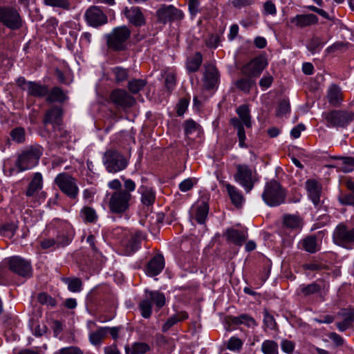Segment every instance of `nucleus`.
I'll return each mask as SVG.
<instances>
[{
    "mask_svg": "<svg viewBox=\"0 0 354 354\" xmlns=\"http://www.w3.org/2000/svg\"><path fill=\"white\" fill-rule=\"evenodd\" d=\"M122 179L124 189L111 193L108 204L110 212L118 215H122L129 211L133 199L131 192L136 187L131 179H126L124 176Z\"/></svg>",
    "mask_w": 354,
    "mask_h": 354,
    "instance_id": "1",
    "label": "nucleus"
},
{
    "mask_svg": "<svg viewBox=\"0 0 354 354\" xmlns=\"http://www.w3.org/2000/svg\"><path fill=\"white\" fill-rule=\"evenodd\" d=\"M286 196V189L274 179L265 184L261 194L262 200L269 207H277L285 203Z\"/></svg>",
    "mask_w": 354,
    "mask_h": 354,
    "instance_id": "2",
    "label": "nucleus"
},
{
    "mask_svg": "<svg viewBox=\"0 0 354 354\" xmlns=\"http://www.w3.org/2000/svg\"><path fill=\"white\" fill-rule=\"evenodd\" d=\"M131 35V30L127 26H120L112 29L105 35L106 46L109 49L120 52L128 48V42Z\"/></svg>",
    "mask_w": 354,
    "mask_h": 354,
    "instance_id": "3",
    "label": "nucleus"
},
{
    "mask_svg": "<svg viewBox=\"0 0 354 354\" xmlns=\"http://www.w3.org/2000/svg\"><path fill=\"white\" fill-rule=\"evenodd\" d=\"M239 118H232L230 120L231 125L237 131L239 145L241 148H247L245 143L246 136L243 125L246 128L252 127L251 115L249 107L246 104H242L236 109Z\"/></svg>",
    "mask_w": 354,
    "mask_h": 354,
    "instance_id": "4",
    "label": "nucleus"
},
{
    "mask_svg": "<svg viewBox=\"0 0 354 354\" xmlns=\"http://www.w3.org/2000/svg\"><path fill=\"white\" fill-rule=\"evenodd\" d=\"M328 128L346 129L354 121V112L348 110H333L322 113Z\"/></svg>",
    "mask_w": 354,
    "mask_h": 354,
    "instance_id": "5",
    "label": "nucleus"
},
{
    "mask_svg": "<svg viewBox=\"0 0 354 354\" xmlns=\"http://www.w3.org/2000/svg\"><path fill=\"white\" fill-rule=\"evenodd\" d=\"M102 162L109 173L115 174L127 167L129 159L120 151L110 149L103 154Z\"/></svg>",
    "mask_w": 354,
    "mask_h": 354,
    "instance_id": "6",
    "label": "nucleus"
},
{
    "mask_svg": "<svg viewBox=\"0 0 354 354\" xmlns=\"http://www.w3.org/2000/svg\"><path fill=\"white\" fill-rule=\"evenodd\" d=\"M42 153L43 148L40 145L27 147L19 155L16 166L20 171L32 169L38 164Z\"/></svg>",
    "mask_w": 354,
    "mask_h": 354,
    "instance_id": "7",
    "label": "nucleus"
},
{
    "mask_svg": "<svg viewBox=\"0 0 354 354\" xmlns=\"http://www.w3.org/2000/svg\"><path fill=\"white\" fill-rule=\"evenodd\" d=\"M333 242L337 246L346 250L354 247V227H349L344 223H339L332 234Z\"/></svg>",
    "mask_w": 354,
    "mask_h": 354,
    "instance_id": "8",
    "label": "nucleus"
},
{
    "mask_svg": "<svg viewBox=\"0 0 354 354\" xmlns=\"http://www.w3.org/2000/svg\"><path fill=\"white\" fill-rule=\"evenodd\" d=\"M145 298L139 304V308L141 315L148 319L152 313V304H155L158 310L160 309L165 304V297L163 293L158 291L146 290Z\"/></svg>",
    "mask_w": 354,
    "mask_h": 354,
    "instance_id": "9",
    "label": "nucleus"
},
{
    "mask_svg": "<svg viewBox=\"0 0 354 354\" xmlns=\"http://www.w3.org/2000/svg\"><path fill=\"white\" fill-rule=\"evenodd\" d=\"M0 23L12 30H19L23 25L19 11L9 6H0Z\"/></svg>",
    "mask_w": 354,
    "mask_h": 354,
    "instance_id": "10",
    "label": "nucleus"
},
{
    "mask_svg": "<svg viewBox=\"0 0 354 354\" xmlns=\"http://www.w3.org/2000/svg\"><path fill=\"white\" fill-rule=\"evenodd\" d=\"M55 183L68 197L75 199L79 193V188L75 179L67 173H61L55 178Z\"/></svg>",
    "mask_w": 354,
    "mask_h": 354,
    "instance_id": "11",
    "label": "nucleus"
},
{
    "mask_svg": "<svg viewBox=\"0 0 354 354\" xmlns=\"http://www.w3.org/2000/svg\"><path fill=\"white\" fill-rule=\"evenodd\" d=\"M111 101L117 106L125 110L133 106L136 99L125 90L117 88L113 90L110 95Z\"/></svg>",
    "mask_w": 354,
    "mask_h": 354,
    "instance_id": "12",
    "label": "nucleus"
},
{
    "mask_svg": "<svg viewBox=\"0 0 354 354\" xmlns=\"http://www.w3.org/2000/svg\"><path fill=\"white\" fill-rule=\"evenodd\" d=\"M156 17L160 22L166 24L169 21L179 20L183 18V12L172 5H161L156 11Z\"/></svg>",
    "mask_w": 354,
    "mask_h": 354,
    "instance_id": "13",
    "label": "nucleus"
},
{
    "mask_svg": "<svg viewBox=\"0 0 354 354\" xmlns=\"http://www.w3.org/2000/svg\"><path fill=\"white\" fill-rule=\"evenodd\" d=\"M9 268L13 272L24 277L32 275L30 263L19 257H12L8 261Z\"/></svg>",
    "mask_w": 354,
    "mask_h": 354,
    "instance_id": "14",
    "label": "nucleus"
},
{
    "mask_svg": "<svg viewBox=\"0 0 354 354\" xmlns=\"http://www.w3.org/2000/svg\"><path fill=\"white\" fill-rule=\"evenodd\" d=\"M84 17L88 24L93 27H98L107 23L106 15L96 6L88 8L84 13Z\"/></svg>",
    "mask_w": 354,
    "mask_h": 354,
    "instance_id": "15",
    "label": "nucleus"
},
{
    "mask_svg": "<svg viewBox=\"0 0 354 354\" xmlns=\"http://www.w3.org/2000/svg\"><path fill=\"white\" fill-rule=\"evenodd\" d=\"M234 179L245 189L246 192H250L253 189L252 172L248 166L239 165Z\"/></svg>",
    "mask_w": 354,
    "mask_h": 354,
    "instance_id": "16",
    "label": "nucleus"
},
{
    "mask_svg": "<svg viewBox=\"0 0 354 354\" xmlns=\"http://www.w3.org/2000/svg\"><path fill=\"white\" fill-rule=\"evenodd\" d=\"M267 63L262 57H255L241 68V73L251 78L258 77L266 66Z\"/></svg>",
    "mask_w": 354,
    "mask_h": 354,
    "instance_id": "17",
    "label": "nucleus"
},
{
    "mask_svg": "<svg viewBox=\"0 0 354 354\" xmlns=\"http://www.w3.org/2000/svg\"><path fill=\"white\" fill-rule=\"evenodd\" d=\"M62 122V110L58 106H53L47 110L43 120V123L46 126L50 124L56 130H60V126Z\"/></svg>",
    "mask_w": 354,
    "mask_h": 354,
    "instance_id": "18",
    "label": "nucleus"
},
{
    "mask_svg": "<svg viewBox=\"0 0 354 354\" xmlns=\"http://www.w3.org/2000/svg\"><path fill=\"white\" fill-rule=\"evenodd\" d=\"M205 71L203 74V82L206 88L210 89L214 88L218 83L219 80V73L215 65L209 63L204 66Z\"/></svg>",
    "mask_w": 354,
    "mask_h": 354,
    "instance_id": "19",
    "label": "nucleus"
},
{
    "mask_svg": "<svg viewBox=\"0 0 354 354\" xmlns=\"http://www.w3.org/2000/svg\"><path fill=\"white\" fill-rule=\"evenodd\" d=\"M305 187L308 192V195L315 205H318L320 202V195L322 187L315 179H308L305 183Z\"/></svg>",
    "mask_w": 354,
    "mask_h": 354,
    "instance_id": "20",
    "label": "nucleus"
},
{
    "mask_svg": "<svg viewBox=\"0 0 354 354\" xmlns=\"http://www.w3.org/2000/svg\"><path fill=\"white\" fill-rule=\"evenodd\" d=\"M223 236H225L228 243L238 246H241L248 238V235L245 232L234 228L227 229L223 233Z\"/></svg>",
    "mask_w": 354,
    "mask_h": 354,
    "instance_id": "21",
    "label": "nucleus"
},
{
    "mask_svg": "<svg viewBox=\"0 0 354 354\" xmlns=\"http://www.w3.org/2000/svg\"><path fill=\"white\" fill-rule=\"evenodd\" d=\"M124 14L128 21L135 26H142L145 24V17L138 7L125 8Z\"/></svg>",
    "mask_w": 354,
    "mask_h": 354,
    "instance_id": "22",
    "label": "nucleus"
},
{
    "mask_svg": "<svg viewBox=\"0 0 354 354\" xmlns=\"http://www.w3.org/2000/svg\"><path fill=\"white\" fill-rule=\"evenodd\" d=\"M165 267V259L162 254L154 256L147 263L146 268L147 274L155 277L159 274Z\"/></svg>",
    "mask_w": 354,
    "mask_h": 354,
    "instance_id": "23",
    "label": "nucleus"
},
{
    "mask_svg": "<svg viewBox=\"0 0 354 354\" xmlns=\"http://www.w3.org/2000/svg\"><path fill=\"white\" fill-rule=\"evenodd\" d=\"M290 21L298 28H304L317 24L318 17L314 14L297 15Z\"/></svg>",
    "mask_w": 354,
    "mask_h": 354,
    "instance_id": "24",
    "label": "nucleus"
},
{
    "mask_svg": "<svg viewBox=\"0 0 354 354\" xmlns=\"http://www.w3.org/2000/svg\"><path fill=\"white\" fill-rule=\"evenodd\" d=\"M28 95L41 98L48 93V87L46 85L41 84L37 82L29 81L28 88H26Z\"/></svg>",
    "mask_w": 354,
    "mask_h": 354,
    "instance_id": "25",
    "label": "nucleus"
},
{
    "mask_svg": "<svg viewBox=\"0 0 354 354\" xmlns=\"http://www.w3.org/2000/svg\"><path fill=\"white\" fill-rule=\"evenodd\" d=\"M225 186L232 204L238 208L242 207L245 198L241 192L230 183H226Z\"/></svg>",
    "mask_w": 354,
    "mask_h": 354,
    "instance_id": "26",
    "label": "nucleus"
},
{
    "mask_svg": "<svg viewBox=\"0 0 354 354\" xmlns=\"http://www.w3.org/2000/svg\"><path fill=\"white\" fill-rule=\"evenodd\" d=\"M327 98L329 104L333 106H340L343 100L340 88L336 85L330 86L328 91Z\"/></svg>",
    "mask_w": 354,
    "mask_h": 354,
    "instance_id": "27",
    "label": "nucleus"
},
{
    "mask_svg": "<svg viewBox=\"0 0 354 354\" xmlns=\"http://www.w3.org/2000/svg\"><path fill=\"white\" fill-rule=\"evenodd\" d=\"M229 319L234 325L243 324L248 328H252L257 326V322L255 319L248 314H241L239 316H230Z\"/></svg>",
    "mask_w": 354,
    "mask_h": 354,
    "instance_id": "28",
    "label": "nucleus"
},
{
    "mask_svg": "<svg viewBox=\"0 0 354 354\" xmlns=\"http://www.w3.org/2000/svg\"><path fill=\"white\" fill-rule=\"evenodd\" d=\"M46 95V101L49 103L55 102H64L67 99L66 95L58 86H55L51 90L48 89V93Z\"/></svg>",
    "mask_w": 354,
    "mask_h": 354,
    "instance_id": "29",
    "label": "nucleus"
},
{
    "mask_svg": "<svg viewBox=\"0 0 354 354\" xmlns=\"http://www.w3.org/2000/svg\"><path fill=\"white\" fill-rule=\"evenodd\" d=\"M140 193L143 205L149 206L153 204L156 200V193L151 188L142 186L140 188Z\"/></svg>",
    "mask_w": 354,
    "mask_h": 354,
    "instance_id": "30",
    "label": "nucleus"
},
{
    "mask_svg": "<svg viewBox=\"0 0 354 354\" xmlns=\"http://www.w3.org/2000/svg\"><path fill=\"white\" fill-rule=\"evenodd\" d=\"M188 318V314L185 311L179 312L170 317L162 326V331L165 333L178 322Z\"/></svg>",
    "mask_w": 354,
    "mask_h": 354,
    "instance_id": "31",
    "label": "nucleus"
},
{
    "mask_svg": "<svg viewBox=\"0 0 354 354\" xmlns=\"http://www.w3.org/2000/svg\"><path fill=\"white\" fill-rule=\"evenodd\" d=\"M42 188V176L35 173L26 191L27 196H32Z\"/></svg>",
    "mask_w": 354,
    "mask_h": 354,
    "instance_id": "32",
    "label": "nucleus"
},
{
    "mask_svg": "<svg viewBox=\"0 0 354 354\" xmlns=\"http://www.w3.org/2000/svg\"><path fill=\"white\" fill-rule=\"evenodd\" d=\"M202 61V54L199 52L196 53L193 56L187 58L186 62L187 70L190 73L197 71L201 65Z\"/></svg>",
    "mask_w": 354,
    "mask_h": 354,
    "instance_id": "33",
    "label": "nucleus"
},
{
    "mask_svg": "<svg viewBox=\"0 0 354 354\" xmlns=\"http://www.w3.org/2000/svg\"><path fill=\"white\" fill-rule=\"evenodd\" d=\"M150 349L149 346L144 342H135L131 346L124 347L126 354H145Z\"/></svg>",
    "mask_w": 354,
    "mask_h": 354,
    "instance_id": "34",
    "label": "nucleus"
},
{
    "mask_svg": "<svg viewBox=\"0 0 354 354\" xmlns=\"http://www.w3.org/2000/svg\"><path fill=\"white\" fill-rule=\"evenodd\" d=\"M322 289V285L317 282H313L308 285L302 284L299 286V290L304 296H309L319 292Z\"/></svg>",
    "mask_w": 354,
    "mask_h": 354,
    "instance_id": "35",
    "label": "nucleus"
},
{
    "mask_svg": "<svg viewBox=\"0 0 354 354\" xmlns=\"http://www.w3.org/2000/svg\"><path fill=\"white\" fill-rule=\"evenodd\" d=\"M62 281L68 286V289L72 292H80L82 287V282L77 277H64Z\"/></svg>",
    "mask_w": 354,
    "mask_h": 354,
    "instance_id": "36",
    "label": "nucleus"
},
{
    "mask_svg": "<svg viewBox=\"0 0 354 354\" xmlns=\"http://www.w3.org/2000/svg\"><path fill=\"white\" fill-rule=\"evenodd\" d=\"M80 216L86 223H95L97 220L95 210L90 207H84L80 211Z\"/></svg>",
    "mask_w": 354,
    "mask_h": 354,
    "instance_id": "37",
    "label": "nucleus"
},
{
    "mask_svg": "<svg viewBox=\"0 0 354 354\" xmlns=\"http://www.w3.org/2000/svg\"><path fill=\"white\" fill-rule=\"evenodd\" d=\"M254 84V80L250 77L241 78L234 82L236 88L244 93H249Z\"/></svg>",
    "mask_w": 354,
    "mask_h": 354,
    "instance_id": "38",
    "label": "nucleus"
},
{
    "mask_svg": "<svg viewBox=\"0 0 354 354\" xmlns=\"http://www.w3.org/2000/svg\"><path fill=\"white\" fill-rule=\"evenodd\" d=\"M301 246L306 252L315 253L317 250V239L315 236H309L301 242Z\"/></svg>",
    "mask_w": 354,
    "mask_h": 354,
    "instance_id": "39",
    "label": "nucleus"
},
{
    "mask_svg": "<svg viewBox=\"0 0 354 354\" xmlns=\"http://www.w3.org/2000/svg\"><path fill=\"white\" fill-rule=\"evenodd\" d=\"M64 228L65 230L64 231L58 232L56 239H55L57 242V248L65 247L71 242V239L66 232L70 228L69 224L65 223Z\"/></svg>",
    "mask_w": 354,
    "mask_h": 354,
    "instance_id": "40",
    "label": "nucleus"
},
{
    "mask_svg": "<svg viewBox=\"0 0 354 354\" xmlns=\"http://www.w3.org/2000/svg\"><path fill=\"white\" fill-rule=\"evenodd\" d=\"M261 351L263 354H279L278 344L274 340L266 339L261 344Z\"/></svg>",
    "mask_w": 354,
    "mask_h": 354,
    "instance_id": "41",
    "label": "nucleus"
},
{
    "mask_svg": "<svg viewBox=\"0 0 354 354\" xmlns=\"http://www.w3.org/2000/svg\"><path fill=\"white\" fill-rule=\"evenodd\" d=\"M146 84L147 81L145 80L132 79L128 82V89L131 93L136 94L142 90Z\"/></svg>",
    "mask_w": 354,
    "mask_h": 354,
    "instance_id": "42",
    "label": "nucleus"
},
{
    "mask_svg": "<svg viewBox=\"0 0 354 354\" xmlns=\"http://www.w3.org/2000/svg\"><path fill=\"white\" fill-rule=\"evenodd\" d=\"M209 212V206L206 203H203L196 209V220L199 224L205 223Z\"/></svg>",
    "mask_w": 354,
    "mask_h": 354,
    "instance_id": "43",
    "label": "nucleus"
},
{
    "mask_svg": "<svg viewBox=\"0 0 354 354\" xmlns=\"http://www.w3.org/2000/svg\"><path fill=\"white\" fill-rule=\"evenodd\" d=\"M108 331V327H102L97 329L96 331L93 332L89 335V339L92 344H99L102 338L106 335Z\"/></svg>",
    "mask_w": 354,
    "mask_h": 354,
    "instance_id": "44",
    "label": "nucleus"
},
{
    "mask_svg": "<svg viewBox=\"0 0 354 354\" xmlns=\"http://www.w3.org/2000/svg\"><path fill=\"white\" fill-rule=\"evenodd\" d=\"M17 226L14 223H7L0 225V234L7 237H12Z\"/></svg>",
    "mask_w": 354,
    "mask_h": 354,
    "instance_id": "45",
    "label": "nucleus"
},
{
    "mask_svg": "<svg viewBox=\"0 0 354 354\" xmlns=\"http://www.w3.org/2000/svg\"><path fill=\"white\" fill-rule=\"evenodd\" d=\"M284 225L291 229H297L301 226V219L295 215H286L283 218Z\"/></svg>",
    "mask_w": 354,
    "mask_h": 354,
    "instance_id": "46",
    "label": "nucleus"
},
{
    "mask_svg": "<svg viewBox=\"0 0 354 354\" xmlns=\"http://www.w3.org/2000/svg\"><path fill=\"white\" fill-rule=\"evenodd\" d=\"M44 3L52 7H57L64 10L71 8L69 0H44Z\"/></svg>",
    "mask_w": 354,
    "mask_h": 354,
    "instance_id": "47",
    "label": "nucleus"
},
{
    "mask_svg": "<svg viewBox=\"0 0 354 354\" xmlns=\"http://www.w3.org/2000/svg\"><path fill=\"white\" fill-rule=\"evenodd\" d=\"M263 324L270 330H277V324L274 317L271 315L266 309L263 311Z\"/></svg>",
    "mask_w": 354,
    "mask_h": 354,
    "instance_id": "48",
    "label": "nucleus"
},
{
    "mask_svg": "<svg viewBox=\"0 0 354 354\" xmlns=\"http://www.w3.org/2000/svg\"><path fill=\"white\" fill-rule=\"evenodd\" d=\"M10 135L12 140L17 143H21L25 140V131L21 127L12 129Z\"/></svg>",
    "mask_w": 354,
    "mask_h": 354,
    "instance_id": "49",
    "label": "nucleus"
},
{
    "mask_svg": "<svg viewBox=\"0 0 354 354\" xmlns=\"http://www.w3.org/2000/svg\"><path fill=\"white\" fill-rule=\"evenodd\" d=\"M115 75V79L117 82H122L128 77V71L122 67H115L112 69Z\"/></svg>",
    "mask_w": 354,
    "mask_h": 354,
    "instance_id": "50",
    "label": "nucleus"
},
{
    "mask_svg": "<svg viewBox=\"0 0 354 354\" xmlns=\"http://www.w3.org/2000/svg\"><path fill=\"white\" fill-rule=\"evenodd\" d=\"M243 346V342L236 337H232L227 342V348L230 351H239Z\"/></svg>",
    "mask_w": 354,
    "mask_h": 354,
    "instance_id": "51",
    "label": "nucleus"
},
{
    "mask_svg": "<svg viewBox=\"0 0 354 354\" xmlns=\"http://www.w3.org/2000/svg\"><path fill=\"white\" fill-rule=\"evenodd\" d=\"M334 159H340L342 160L343 164L345 165L344 167H342V170L344 172H349L353 170V167H354V158L351 157H333Z\"/></svg>",
    "mask_w": 354,
    "mask_h": 354,
    "instance_id": "52",
    "label": "nucleus"
},
{
    "mask_svg": "<svg viewBox=\"0 0 354 354\" xmlns=\"http://www.w3.org/2000/svg\"><path fill=\"white\" fill-rule=\"evenodd\" d=\"M37 299L38 301L41 304H45L50 306H55L56 304L55 300L45 292H41L39 294Z\"/></svg>",
    "mask_w": 354,
    "mask_h": 354,
    "instance_id": "53",
    "label": "nucleus"
},
{
    "mask_svg": "<svg viewBox=\"0 0 354 354\" xmlns=\"http://www.w3.org/2000/svg\"><path fill=\"white\" fill-rule=\"evenodd\" d=\"M221 42V37L219 35L212 34L205 40V44L207 47L216 48Z\"/></svg>",
    "mask_w": 354,
    "mask_h": 354,
    "instance_id": "54",
    "label": "nucleus"
},
{
    "mask_svg": "<svg viewBox=\"0 0 354 354\" xmlns=\"http://www.w3.org/2000/svg\"><path fill=\"white\" fill-rule=\"evenodd\" d=\"M196 184V180L194 178H187L179 184V189L181 192H186L191 190Z\"/></svg>",
    "mask_w": 354,
    "mask_h": 354,
    "instance_id": "55",
    "label": "nucleus"
},
{
    "mask_svg": "<svg viewBox=\"0 0 354 354\" xmlns=\"http://www.w3.org/2000/svg\"><path fill=\"white\" fill-rule=\"evenodd\" d=\"M290 105L288 100H283L280 102L277 110V116H283L290 111Z\"/></svg>",
    "mask_w": 354,
    "mask_h": 354,
    "instance_id": "56",
    "label": "nucleus"
},
{
    "mask_svg": "<svg viewBox=\"0 0 354 354\" xmlns=\"http://www.w3.org/2000/svg\"><path fill=\"white\" fill-rule=\"evenodd\" d=\"M140 242L136 237H131L127 244V252L129 254L135 252L140 248Z\"/></svg>",
    "mask_w": 354,
    "mask_h": 354,
    "instance_id": "57",
    "label": "nucleus"
},
{
    "mask_svg": "<svg viewBox=\"0 0 354 354\" xmlns=\"http://www.w3.org/2000/svg\"><path fill=\"white\" fill-rule=\"evenodd\" d=\"M295 344L288 339H283L281 342V350L287 354H292Z\"/></svg>",
    "mask_w": 354,
    "mask_h": 354,
    "instance_id": "58",
    "label": "nucleus"
},
{
    "mask_svg": "<svg viewBox=\"0 0 354 354\" xmlns=\"http://www.w3.org/2000/svg\"><path fill=\"white\" fill-rule=\"evenodd\" d=\"M263 15H275L277 14V8L272 1H267L263 3Z\"/></svg>",
    "mask_w": 354,
    "mask_h": 354,
    "instance_id": "59",
    "label": "nucleus"
},
{
    "mask_svg": "<svg viewBox=\"0 0 354 354\" xmlns=\"http://www.w3.org/2000/svg\"><path fill=\"white\" fill-rule=\"evenodd\" d=\"M338 315L342 316L351 325L352 322H354V308L344 309Z\"/></svg>",
    "mask_w": 354,
    "mask_h": 354,
    "instance_id": "60",
    "label": "nucleus"
},
{
    "mask_svg": "<svg viewBox=\"0 0 354 354\" xmlns=\"http://www.w3.org/2000/svg\"><path fill=\"white\" fill-rule=\"evenodd\" d=\"M39 244L41 248L44 250L57 248V242L53 238L44 239L40 241Z\"/></svg>",
    "mask_w": 354,
    "mask_h": 354,
    "instance_id": "61",
    "label": "nucleus"
},
{
    "mask_svg": "<svg viewBox=\"0 0 354 354\" xmlns=\"http://www.w3.org/2000/svg\"><path fill=\"white\" fill-rule=\"evenodd\" d=\"M165 84L168 91L173 90L176 85V77L174 73H169L166 75Z\"/></svg>",
    "mask_w": 354,
    "mask_h": 354,
    "instance_id": "62",
    "label": "nucleus"
},
{
    "mask_svg": "<svg viewBox=\"0 0 354 354\" xmlns=\"http://www.w3.org/2000/svg\"><path fill=\"white\" fill-rule=\"evenodd\" d=\"M339 201L342 205L354 206V194H348L344 195L339 198Z\"/></svg>",
    "mask_w": 354,
    "mask_h": 354,
    "instance_id": "63",
    "label": "nucleus"
},
{
    "mask_svg": "<svg viewBox=\"0 0 354 354\" xmlns=\"http://www.w3.org/2000/svg\"><path fill=\"white\" fill-rule=\"evenodd\" d=\"M60 354H84V353L76 346L62 348L59 350Z\"/></svg>",
    "mask_w": 354,
    "mask_h": 354,
    "instance_id": "64",
    "label": "nucleus"
}]
</instances>
